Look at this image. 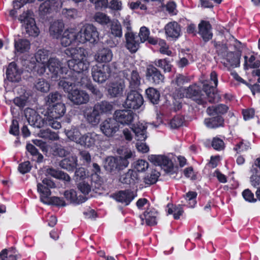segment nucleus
I'll return each mask as SVG.
<instances>
[{"mask_svg":"<svg viewBox=\"0 0 260 260\" xmlns=\"http://www.w3.org/2000/svg\"><path fill=\"white\" fill-rule=\"evenodd\" d=\"M65 54L72 57L68 61V67L71 71H67L58 77V85L69 94L73 90L75 85L88 87L89 85L87 77L80 76L81 73L88 71L90 65L87 51L82 47H70L66 49Z\"/></svg>","mask_w":260,"mask_h":260,"instance_id":"1","label":"nucleus"},{"mask_svg":"<svg viewBox=\"0 0 260 260\" xmlns=\"http://www.w3.org/2000/svg\"><path fill=\"white\" fill-rule=\"evenodd\" d=\"M66 111L65 105L61 103L49 105L44 114L46 124L54 129H59L61 126L58 120L64 114Z\"/></svg>","mask_w":260,"mask_h":260,"instance_id":"2","label":"nucleus"},{"mask_svg":"<svg viewBox=\"0 0 260 260\" xmlns=\"http://www.w3.org/2000/svg\"><path fill=\"white\" fill-rule=\"evenodd\" d=\"M50 52L45 49H41L38 50L35 54V59L37 62V64L35 60L30 61L26 64V68L28 72L35 71L39 75L43 74L46 71V66L49 60Z\"/></svg>","mask_w":260,"mask_h":260,"instance_id":"3","label":"nucleus"},{"mask_svg":"<svg viewBox=\"0 0 260 260\" xmlns=\"http://www.w3.org/2000/svg\"><path fill=\"white\" fill-rule=\"evenodd\" d=\"M133 116L131 113V123ZM131 130L134 133L135 139L137 141L136 147L138 151L146 153L149 151V147L144 143L147 138L146 127L142 123L132 124Z\"/></svg>","mask_w":260,"mask_h":260,"instance_id":"4","label":"nucleus"},{"mask_svg":"<svg viewBox=\"0 0 260 260\" xmlns=\"http://www.w3.org/2000/svg\"><path fill=\"white\" fill-rule=\"evenodd\" d=\"M77 34V42L79 43L83 44L87 42L94 43L99 38V32L96 27L92 24L84 25Z\"/></svg>","mask_w":260,"mask_h":260,"instance_id":"5","label":"nucleus"},{"mask_svg":"<svg viewBox=\"0 0 260 260\" xmlns=\"http://www.w3.org/2000/svg\"><path fill=\"white\" fill-rule=\"evenodd\" d=\"M19 20L23 24L28 36L36 37L39 35L40 31L36 26L32 11L28 10L23 12L20 16Z\"/></svg>","mask_w":260,"mask_h":260,"instance_id":"6","label":"nucleus"},{"mask_svg":"<svg viewBox=\"0 0 260 260\" xmlns=\"http://www.w3.org/2000/svg\"><path fill=\"white\" fill-rule=\"evenodd\" d=\"M45 66L46 69L47 68L52 74L51 78L53 81L58 80V77H60L61 75L68 70L61 67V61L56 57H50Z\"/></svg>","mask_w":260,"mask_h":260,"instance_id":"7","label":"nucleus"},{"mask_svg":"<svg viewBox=\"0 0 260 260\" xmlns=\"http://www.w3.org/2000/svg\"><path fill=\"white\" fill-rule=\"evenodd\" d=\"M110 69L105 64L95 65L92 67L91 74L93 80L102 83L106 81L110 74Z\"/></svg>","mask_w":260,"mask_h":260,"instance_id":"8","label":"nucleus"},{"mask_svg":"<svg viewBox=\"0 0 260 260\" xmlns=\"http://www.w3.org/2000/svg\"><path fill=\"white\" fill-rule=\"evenodd\" d=\"M55 187V184L48 178H44L41 182L38 183L37 190L40 193V200L42 202L46 201L51 193L50 189Z\"/></svg>","mask_w":260,"mask_h":260,"instance_id":"9","label":"nucleus"},{"mask_svg":"<svg viewBox=\"0 0 260 260\" xmlns=\"http://www.w3.org/2000/svg\"><path fill=\"white\" fill-rule=\"evenodd\" d=\"M148 163L142 159L138 160L133 163V169H131V184H133L137 188V184L141 181V178L137 172L144 171L148 169Z\"/></svg>","mask_w":260,"mask_h":260,"instance_id":"10","label":"nucleus"},{"mask_svg":"<svg viewBox=\"0 0 260 260\" xmlns=\"http://www.w3.org/2000/svg\"><path fill=\"white\" fill-rule=\"evenodd\" d=\"M149 30L145 26L141 27L139 36H135L131 32V53L136 52L139 47L140 41L144 42L148 39Z\"/></svg>","mask_w":260,"mask_h":260,"instance_id":"11","label":"nucleus"},{"mask_svg":"<svg viewBox=\"0 0 260 260\" xmlns=\"http://www.w3.org/2000/svg\"><path fill=\"white\" fill-rule=\"evenodd\" d=\"M68 99L75 105H82L87 103L89 100L88 94L85 91L74 89L68 94Z\"/></svg>","mask_w":260,"mask_h":260,"instance_id":"12","label":"nucleus"},{"mask_svg":"<svg viewBox=\"0 0 260 260\" xmlns=\"http://www.w3.org/2000/svg\"><path fill=\"white\" fill-rule=\"evenodd\" d=\"M148 160L155 166L166 167L165 171L170 172L173 169V163L167 156L162 155H150Z\"/></svg>","mask_w":260,"mask_h":260,"instance_id":"13","label":"nucleus"},{"mask_svg":"<svg viewBox=\"0 0 260 260\" xmlns=\"http://www.w3.org/2000/svg\"><path fill=\"white\" fill-rule=\"evenodd\" d=\"M185 96L192 99L199 104H203L206 103L205 95L200 88L194 85L190 86L185 89Z\"/></svg>","mask_w":260,"mask_h":260,"instance_id":"14","label":"nucleus"},{"mask_svg":"<svg viewBox=\"0 0 260 260\" xmlns=\"http://www.w3.org/2000/svg\"><path fill=\"white\" fill-rule=\"evenodd\" d=\"M101 129L107 137H111L119 129V124L114 118H108L101 124Z\"/></svg>","mask_w":260,"mask_h":260,"instance_id":"15","label":"nucleus"},{"mask_svg":"<svg viewBox=\"0 0 260 260\" xmlns=\"http://www.w3.org/2000/svg\"><path fill=\"white\" fill-rule=\"evenodd\" d=\"M25 115L29 124L34 127H41L46 124L45 117L42 118L36 111L32 109H26Z\"/></svg>","mask_w":260,"mask_h":260,"instance_id":"16","label":"nucleus"},{"mask_svg":"<svg viewBox=\"0 0 260 260\" xmlns=\"http://www.w3.org/2000/svg\"><path fill=\"white\" fill-rule=\"evenodd\" d=\"M147 80L155 84H159L164 82L165 77L154 66L149 65L146 70Z\"/></svg>","mask_w":260,"mask_h":260,"instance_id":"17","label":"nucleus"},{"mask_svg":"<svg viewBox=\"0 0 260 260\" xmlns=\"http://www.w3.org/2000/svg\"><path fill=\"white\" fill-rule=\"evenodd\" d=\"M81 139L79 145L89 148L99 143L100 136L94 133H87L82 135Z\"/></svg>","mask_w":260,"mask_h":260,"instance_id":"18","label":"nucleus"},{"mask_svg":"<svg viewBox=\"0 0 260 260\" xmlns=\"http://www.w3.org/2000/svg\"><path fill=\"white\" fill-rule=\"evenodd\" d=\"M22 72L14 62H11L7 68L6 75L8 79L12 82H18L21 79Z\"/></svg>","mask_w":260,"mask_h":260,"instance_id":"19","label":"nucleus"},{"mask_svg":"<svg viewBox=\"0 0 260 260\" xmlns=\"http://www.w3.org/2000/svg\"><path fill=\"white\" fill-rule=\"evenodd\" d=\"M199 34L201 36L205 42H208L213 37L211 32L212 26L209 22L202 20L199 24Z\"/></svg>","mask_w":260,"mask_h":260,"instance_id":"20","label":"nucleus"},{"mask_svg":"<svg viewBox=\"0 0 260 260\" xmlns=\"http://www.w3.org/2000/svg\"><path fill=\"white\" fill-rule=\"evenodd\" d=\"M117 152L120 155L117 157L118 169L122 170L127 167L129 164L127 159L130 157V150L128 148L122 147L119 148Z\"/></svg>","mask_w":260,"mask_h":260,"instance_id":"21","label":"nucleus"},{"mask_svg":"<svg viewBox=\"0 0 260 260\" xmlns=\"http://www.w3.org/2000/svg\"><path fill=\"white\" fill-rule=\"evenodd\" d=\"M77 42V34L73 29H68L63 32L60 39V43L62 46L67 47L72 43Z\"/></svg>","mask_w":260,"mask_h":260,"instance_id":"22","label":"nucleus"},{"mask_svg":"<svg viewBox=\"0 0 260 260\" xmlns=\"http://www.w3.org/2000/svg\"><path fill=\"white\" fill-rule=\"evenodd\" d=\"M124 87L125 85L123 81L112 82L108 85V92L111 96L116 97L122 93Z\"/></svg>","mask_w":260,"mask_h":260,"instance_id":"23","label":"nucleus"},{"mask_svg":"<svg viewBox=\"0 0 260 260\" xmlns=\"http://www.w3.org/2000/svg\"><path fill=\"white\" fill-rule=\"evenodd\" d=\"M64 196L67 200L76 204L83 203L87 200V198L84 196L78 195L77 192L74 189L66 190Z\"/></svg>","mask_w":260,"mask_h":260,"instance_id":"24","label":"nucleus"},{"mask_svg":"<svg viewBox=\"0 0 260 260\" xmlns=\"http://www.w3.org/2000/svg\"><path fill=\"white\" fill-rule=\"evenodd\" d=\"M113 54L108 48H103L99 50L94 56L95 60L99 62H108L111 61Z\"/></svg>","mask_w":260,"mask_h":260,"instance_id":"25","label":"nucleus"},{"mask_svg":"<svg viewBox=\"0 0 260 260\" xmlns=\"http://www.w3.org/2000/svg\"><path fill=\"white\" fill-rule=\"evenodd\" d=\"M203 93L205 95V99L207 98L210 103L218 102L219 100V95L215 92V88L208 84L203 85Z\"/></svg>","mask_w":260,"mask_h":260,"instance_id":"26","label":"nucleus"},{"mask_svg":"<svg viewBox=\"0 0 260 260\" xmlns=\"http://www.w3.org/2000/svg\"><path fill=\"white\" fill-rule=\"evenodd\" d=\"M114 118L118 123L128 125L130 123V110H122L116 111L114 114Z\"/></svg>","mask_w":260,"mask_h":260,"instance_id":"27","label":"nucleus"},{"mask_svg":"<svg viewBox=\"0 0 260 260\" xmlns=\"http://www.w3.org/2000/svg\"><path fill=\"white\" fill-rule=\"evenodd\" d=\"M166 34L169 37L176 39L180 36V27L177 22L174 21L169 23L165 26Z\"/></svg>","mask_w":260,"mask_h":260,"instance_id":"28","label":"nucleus"},{"mask_svg":"<svg viewBox=\"0 0 260 260\" xmlns=\"http://www.w3.org/2000/svg\"><path fill=\"white\" fill-rule=\"evenodd\" d=\"M158 212L154 208H148L144 212L146 223L148 225L153 226L157 224L156 218Z\"/></svg>","mask_w":260,"mask_h":260,"instance_id":"29","label":"nucleus"},{"mask_svg":"<svg viewBox=\"0 0 260 260\" xmlns=\"http://www.w3.org/2000/svg\"><path fill=\"white\" fill-rule=\"evenodd\" d=\"M80 127L73 126L69 130L65 131L66 135L71 141L79 144L82 135Z\"/></svg>","mask_w":260,"mask_h":260,"instance_id":"30","label":"nucleus"},{"mask_svg":"<svg viewBox=\"0 0 260 260\" xmlns=\"http://www.w3.org/2000/svg\"><path fill=\"white\" fill-rule=\"evenodd\" d=\"M77 165V157L71 156L62 159L59 163V166L62 169L68 171H73Z\"/></svg>","mask_w":260,"mask_h":260,"instance_id":"31","label":"nucleus"},{"mask_svg":"<svg viewBox=\"0 0 260 260\" xmlns=\"http://www.w3.org/2000/svg\"><path fill=\"white\" fill-rule=\"evenodd\" d=\"M84 115L86 120L92 125H97L100 121L101 115L94 108L89 111L87 110Z\"/></svg>","mask_w":260,"mask_h":260,"instance_id":"32","label":"nucleus"},{"mask_svg":"<svg viewBox=\"0 0 260 260\" xmlns=\"http://www.w3.org/2000/svg\"><path fill=\"white\" fill-rule=\"evenodd\" d=\"M143 102L142 95L137 90H131V108L138 109L143 105Z\"/></svg>","mask_w":260,"mask_h":260,"instance_id":"33","label":"nucleus"},{"mask_svg":"<svg viewBox=\"0 0 260 260\" xmlns=\"http://www.w3.org/2000/svg\"><path fill=\"white\" fill-rule=\"evenodd\" d=\"M223 122L224 119L222 116L219 115L205 119V124L208 127L211 128L222 126L223 125Z\"/></svg>","mask_w":260,"mask_h":260,"instance_id":"34","label":"nucleus"},{"mask_svg":"<svg viewBox=\"0 0 260 260\" xmlns=\"http://www.w3.org/2000/svg\"><path fill=\"white\" fill-rule=\"evenodd\" d=\"M240 56L241 53L239 51L229 52L226 53V59L231 67L235 68L239 66Z\"/></svg>","mask_w":260,"mask_h":260,"instance_id":"35","label":"nucleus"},{"mask_svg":"<svg viewBox=\"0 0 260 260\" xmlns=\"http://www.w3.org/2000/svg\"><path fill=\"white\" fill-rule=\"evenodd\" d=\"M228 109V107L226 105L220 104L216 106L209 107L207 109V112L210 116H214L225 113Z\"/></svg>","mask_w":260,"mask_h":260,"instance_id":"36","label":"nucleus"},{"mask_svg":"<svg viewBox=\"0 0 260 260\" xmlns=\"http://www.w3.org/2000/svg\"><path fill=\"white\" fill-rule=\"evenodd\" d=\"M14 46L16 51L19 53L27 51L30 48V42L26 39L15 40Z\"/></svg>","mask_w":260,"mask_h":260,"instance_id":"37","label":"nucleus"},{"mask_svg":"<svg viewBox=\"0 0 260 260\" xmlns=\"http://www.w3.org/2000/svg\"><path fill=\"white\" fill-rule=\"evenodd\" d=\"M114 198L118 202L125 205H128L130 203V192L128 190H121L115 193Z\"/></svg>","mask_w":260,"mask_h":260,"instance_id":"38","label":"nucleus"},{"mask_svg":"<svg viewBox=\"0 0 260 260\" xmlns=\"http://www.w3.org/2000/svg\"><path fill=\"white\" fill-rule=\"evenodd\" d=\"M93 108L101 115L103 114L111 111L113 108V106L108 102L102 101L96 104L94 106Z\"/></svg>","mask_w":260,"mask_h":260,"instance_id":"39","label":"nucleus"},{"mask_svg":"<svg viewBox=\"0 0 260 260\" xmlns=\"http://www.w3.org/2000/svg\"><path fill=\"white\" fill-rule=\"evenodd\" d=\"M63 24L61 22H54L50 27V34L55 38H58L62 32L63 28Z\"/></svg>","mask_w":260,"mask_h":260,"instance_id":"40","label":"nucleus"},{"mask_svg":"<svg viewBox=\"0 0 260 260\" xmlns=\"http://www.w3.org/2000/svg\"><path fill=\"white\" fill-rule=\"evenodd\" d=\"M35 87L38 91L47 92L49 90L50 84L44 79L39 78L36 81Z\"/></svg>","mask_w":260,"mask_h":260,"instance_id":"41","label":"nucleus"},{"mask_svg":"<svg viewBox=\"0 0 260 260\" xmlns=\"http://www.w3.org/2000/svg\"><path fill=\"white\" fill-rule=\"evenodd\" d=\"M147 98L153 104H157L159 100V92L153 88H149L146 90Z\"/></svg>","mask_w":260,"mask_h":260,"instance_id":"42","label":"nucleus"},{"mask_svg":"<svg viewBox=\"0 0 260 260\" xmlns=\"http://www.w3.org/2000/svg\"><path fill=\"white\" fill-rule=\"evenodd\" d=\"M118 166L117 157L109 156L106 159L104 167L107 170L112 171L118 169Z\"/></svg>","mask_w":260,"mask_h":260,"instance_id":"43","label":"nucleus"},{"mask_svg":"<svg viewBox=\"0 0 260 260\" xmlns=\"http://www.w3.org/2000/svg\"><path fill=\"white\" fill-rule=\"evenodd\" d=\"M46 201L43 202V203L48 205H53L57 206H65L66 205L64 201L57 197H48Z\"/></svg>","mask_w":260,"mask_h":260,"instance_id":"44","label":"nucleus"},{"mask_svg":"<svg viewBox=\"0 0 260 260\" xmlns=\"http://www.w3.org/2000/svg\"><path fill=\"white\" fill-rule=\"evenodd\" d=\"M89 181H90V179L82 181L78 184V188L84 197H86V195L91 191V185Z\"/></svg>","mask_w":260,"mask_h":260,"instance_id":"45","label":"nucleus"},{"mask_svg":"<svg viewBox=\"0 0 260 260\" xmlns=\"http://www.w3.org/2000/svg\"><path fill=\"white\" fill-rule=\"evenodd\" d=\"M95 21L102 25H106L111 22V19L106 14L97 12L94 16Z\"/></svg>","mask_w":260,"mask_h":260,"instance_id":"46","label":"nucleus"},{"mask_svg":"<svg viewBox=\"0 0 260 260\" xmlns=\"http://www.w3.org/2000/svg\"><path fill=\"white\" fill-rule=\"evenodd\" d=\"M214 42V45L216 48V51L218 54L221 56H226L228 47L226 45V43H220V42Z\"/></svg>","mask_w":260,"mask_h":260,"instance_id":"47","label":"nucleus"},{"mask_svg":"<svg viewBox=\"0 0 260 260\" xmlns=\"http://www.w3.org/2000/svg\"><path fill=\"white\" fill-rule=\"evenodd\" d=\"M54 4L53 0L46 1L43 3L39 7V11L42 15L49 13Z\"/></svg>","mask_w":260,"mask_h":260,"instance_id":"48","label":"nucleus"},{"mask_svg":"<svg viewBox=\"0 0 260 260\" xmlns=\"http://www.w3.org/2000/svg\"><path fill=\"white\" fill-rule=\"evenodd\" d=\"M61 95L56 91L54 92L50 93L47 97V103L50 105V104H54L55 103H60Z\"/></svg>","mask_w":260,"mask_h":260,"instance_id":"49","label":"nucleus"},{"mask_svg":"<svg viewBox=\"0 0 260 260\" xmlns=\"http://www.w3.org/2000/svg\"><path fill=\"white\" fill-rule=\"evenodd\" d=\"M154 63L156 67L163 69L165 72H169L171 70V65L166 59H158L155 61Z\"/></svg>","mask_w":260,"mask_h":260,"instance_id":"50","label":"nucleus"},{"mask_svg":"<svg viewBox=\"0 0 260 260\" xmlns=\"http://www.w3.org/2000/svg\"><path fill=\"white\" fill-rule=\"evenodd\" d=\"M52 150L54 154L59 157L65 156L68 154V151L62 146L57 143L54 144Z\"/></svg>","mask_w":260,"mask_h":260,"instance_id":"51","label":"nucleus"},{"mask_svg":"<svg viewBox=\"0 0 260 260\" xmlns=\"http://www.w3.org/2000/svg\"><path fill=\"white\" fill-rule=\"evenodd\" d=\"M111 29L112 34L115 36H121L122 30L121 25L117 20H114L112 22Z\"/></svg>","mask_w":260,"mask_h":260,"instance_id":"52","label":"nucleus"},{"mask_svg":"<svg viewBox=\"0 0 260 260\" xmlns=\"http://www.w3.org/2000/svg\"><path fill=\"white\" fill-rule=\"evenodd\" d=\"M140 77L137 71H133L131 73V88L137 89L140 85Z\"/></svg>","mask_w":260,"mask_h":260,"instance_id":"53","label":"nucleus"},{"mask_svg":"<svg viewBox=\"0 0 260 260\" xmlns=\"http://www.w3.org/2000/svg\"><path fill=\"white\" fill-rule=\"evenodd\" d=\"M75 179L78 181H83L89 180L90 178L87 176L85 170L83 168H80L76 170L75 173Z\"/></svg>","mask_w":260,"mask_h":260,"instance_id":"54","label":"nucleus"},{"mask_svg":"<svg viewBox=\"0 0 260 260\" xmlns=\"http://www.w3.org/2000/svg\"><path fill=\"white\" fill-rule=\"evenodd\" d=\"M160 174L159 172L154 171L150 175H148L144 178V182L146 184L151 185L155 183L158 179Z\"/></svg>","mask_w":260,"mask_h":260,"instance_id":"55","label":"nucleus"},{"mask_svg":"<svg viewBox=\"0 0 260 260\" xmlns=\"http://www.w3.org/2000/svg\"><path fill=\"white\" fill-rule=\"evenodd\" d=\"M27 101L28 98L26 96L21 95L20 96L15 98L13 100V102L15 105L20 108H22L25 106Z\"/></svg>","mask_w":260,"mask_h":260,"instance_id":"56","label":"nucleus"},{"mask_svg":"<svg viewBox=\"0 0 260 260\" xmlns=\"http://www.w3.org/2000/svg\"><path fill=\"white\" fill-rule=\"evenodd\" d=\"M31 168L30 162L28 161H24L20 164L18 167V170L21 174H25L30 171Z\"/></svg>","mask_w":260,"mask_h":260,"instance_id":"57","label":"nucleus"},{"mask_svg":"<svg viewBox=\"0 0 260 260\" xmlns=\"http://www.w3.org/2000/svg\"><path fill=\"white\" fill-rule=\"evenodd\" d=\"M183 124V120L181 117L177 116L174 117L170 121V124L172 128H177Z\"/></svg>","mask_w":260,"mask_h":260,"instance_id":"58","label":"nucleus"},{"mask_svg":"<svg viewBox=\"0 0 260 260\" xmlns=\"http://www.w3.org/2000/svg\"><path fill=\"white\" fill-rule=\"evenodd\" d=\"M242 196L246 201L249 202H254L256 201L254 198L253 194L249 189L244 190L242 193Z\"/></svg>","mask_w":260,"mask_h":260,"instance_id":"59","label":"nucleus"},{"mask_svg":"<svg viewBox=\"0 0 260 260\" xmlns=\"http://www.w3.org/2000/svg\"><path fill=\"white\" fill-rule=\"evenodd\" d=\"M62 13L69 19L74 18L77 15V11L74 9H63Z\"/></svg>","mask_w":260,"mask_h":260,"instance_id":"60","label":"nucleus"},{"mask_svg":"<svg viewBox=\"0 0 260 260\" xmlns=\"http://www.w3.org/2000/svg\"><path fill=\"white\" fill-rule=\"evenodd\" d=\"M212 146L215 149L221 150L224 148V142L220 139L215 138L212 141Z\"/></svg>","mask_w":260,"mask_h":260,"instance_id":"61","label":"nucleus"},{"mask_svg":"<svg viewBox=\"0 0 260 260\" xmlns=\"http://www.w3.org/2000/svg\"><path fill=\"white\" fill-rule=\"evenodd\" d=\"M9 132L11 134L14 136H17L19 134V125L18 122L17 120H13L12 121Z\"/></svg>","mask_w":260,"mask_h":260,"instance_id":"62","label":"nucleus"},{"mask_svg":"<svg viewBox=\"0 0 260 260\" xmlns=\"http://www.w3.org/2000/svg\"><path fill=\"white\" fill-rule=\"evenodd\" d=\"M110 9L114 10H119L121 8V3L119 0H112L108 4Z\"/></svg>","mask_w":260,"mask_h":260,"instance_id":"63","label":"nucleus"},{"mask_svg":"<svg viewBox=\"0 0 260 260\" xmlns=\"http://www.w3.org/2000/svg\"><path fill=\"white\" fill-rule=\"evenodd\" d=\"M32 142L35 145L39 147L42 151L46 152L48 151V146L46 142L38 139L32 140Z\"/></svg>","mask_w":260,"mask_h":260,"instance_id":"64","label":"nucleus"}]
</instances>
